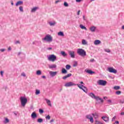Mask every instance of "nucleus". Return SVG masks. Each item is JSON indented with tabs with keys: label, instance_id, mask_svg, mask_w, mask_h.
<instances>
[{
	"label": "nucleus",
	"instance_id": "5",
	"mask_svg": "<svg viewBox=\"0 0 124 124\" xmlns=\"http://www.w3.org/2000/svg\"><path fill=\"white\" fill-rule=\"evenodd\" d=\"M20 99L22 106L25 107L28 102V99L25 97H20Z\"/></svg>",
	"mask_w": 124,
	"mask_h": 124
},
{
	"label": "nucleus",
	"instance_id": "22",
	"mask_svg": "<svg viewBox=\"0 0 124 124\" xmlns=\"http://www.w3.org/2000/svg\"><path fill=\"white\" fill-rule=\"evenodd\" d=\"M58 34L59 36H64V34H63V32L62 31H59Z\"/></svg>",
	"mask_w": 124,
	"mask_h": 124
},
{
	"label": "nucleus",
	"instance_id": "29",
	"mask_svg": "<svg viewBox=\"0 0 124 124\" xmlns=\"http://www.w3.org/2000/svg\"><path fill=\"white\" fill-rule=\"evenodd\" d=\"M4 124H7L9 123V119H8L7 118H6L4 121Z\"/></svg>",
	"mask_w": 124,
	"mask_h": 124
},
{
	"label": "nucleus",
	"instance_id": "57",
	"mask_svg": "<svg viewBox=\"0 0 124 124\" xmlns=\"http://www.w3.org/2000/svg\"><path fill=\"white\" fill-rule=\"evenodd\" d=\"M14 114L15 115V116H17V113L16 112H14Z\"/></svg>",
	"mask_w": 124,
	"mask_h": 124
},
{
	"label": "nucleus",
	"instance_id": "47",
	"mask_svg": "<svg viewBox=\"0 0 124 124\" xmlns=\"http://www.w3.org/2000/svg\"><path fill=\"white\" fill-rule=\"evenodd\" d=\"M0 52H4V51H5V49H4V48L0 49Z\"/></svg>",
	"mask_w": 124,
	"mask_h": 124
},
{
	"label": "nucleus",
	"instance_id": "33",
	"mask_svg": "<svg viewBox=\"0 0 124 124\" xmlns=\"http://www.w3.org/2000/svg\"><path fill=\"white\" fill-rule=\"evenodd\" d=\"M37 9V7H34L31 9V12H35L36 11V10Z\"/></svg>",
	"mask_w": 124,
	"mask_h": 124
},
{
	"label": "nucleus",
	"instance_id": "4",
	"mask_svg": "<svg viewBox=\"0 0 124 124\" xmlns=\"http://www.w3.org/2000/svg\"><path fill=\"white\" fill-rule=\"evenodd\" d=\"M43 41H47V42H52L53 41V38L51 35H46L45 38L42 39Z\"/></svg>",
	"mask_w": 124,
	"mask_h": 124
},
{
	"label": "nucleus",
	"instance_id": "26",
	"mask_svg": "<svg viewBox=\"0 0 124 124\" xmlns=\"http://www.w3.org/2000/svg\"><path fill=\"white\" fill-rule=\"evenodd\" d=\"M80 28H81V29H82V30H85V31H87V28H86V27L83 26V25H82V24L80 25Z\"/></svg>",
	"mask_w": 124,
	"mask_h": 124
},
{
	"label": "nucleus",
	"instance_id": "44",
	"mask_svg": "<svg viewBox=\"0 0 124 124\" xmlns=\"http://www.w3.org/2000/svg\"><path fill=\"white\" fill-rule=\"evenodd\" d=\"M0 74H1V76L2 77H3V71H1L0 72Z\"/></svg>",
	"mask_w": 124,
	"mask_h": 124
},
{
	"label": "nucleus",
	"instance_id": "24",
	"mask_svg": "<svg viewBox=\"0 0 124 124\" xmlns=\"http://www.w3.org/2000/svg\"><path fill=\"white\" fill-rule=\"evenodd\" d=\"M61 54L63 57H66V56H67V54L64 51H61Z\"/></svg>",
	"mask_w": 124,
	"mask_h": 124
},
{
	"label": "nucleus",
	"instance_id": "62",
	"mask_svg": "<svg viewBox=\"0 0 124 124\" xmlns=\"http://www.w3.org/2000/svg\"><path fill=\"white\" fill-rule=\"evenodd\" d=\"M11 4H12V5H14V3H13V2H11Z\"/></svg>",
	"mask_w": 124,
	"mask_h": 124
},
{
	"label": "nucleus",
	"instance_id": "10",
	"mask_svg": "<svg viewBox=\"0 0 124 124\" xmlns=\"http://www.w3.org/2000/svg\"><path fill=\"white\" fill-rule=\"evenodd\" d=\"M85 72H86V73H88V74L92 75V74H94V73H95V72L94 71H93L90 69H85Z\"/></svg>",
	"mask_w": 124,
	"mask_h": 124
},
{
	"label": "nucleus",
	"instance_id": "40",
	"mask_svg": "<svg viewBox=\"0 0 124 124\" xmlns=\"http://www.w3.org/2000/svg\"><path fill=\"white\" fill-rule=\"evenodd\" d=\"M119 102H120V103H121L122 104H124V99L120 100Z\"/></svg>",
	"mask_w": 124,
	"mask_h": 124
},
{
	"label": "nucleus",
	"instance_id": "64",
	"mask_svg": "<svg viewBox=\"0 0 124 124\" xmlns=\"http://www.w3.org/2000/svg\"><path fill=\"white\" fill-rule=\"evenodd\" d=\"M83 19L85 20V16H83Z\"/></svg>",
	"mask_w": 124,
	"mask_h": 124
},
{
	"label": "nucleus",
	"instance_id": "48",
	"mask_svg": "<svg viewBox=\"0 0 124 124\" xmlns=\"http://www.w3.org/2000/svg\"><path fill=\"white\" fill-rule=\"evenodd\" d=\"M21 76H23V77H26V74L24 73L21 74Z\"/></svg>",
	"mask_w": 124,
	"mask_h": 124
},
{
	"label": "nucleus",
	"instance_id": "55",
	"mask_svg": "<svg viewBox=\"0 0 124 124\" xmlns=\"http://www.w3.org/2000/svg\"><path fill=\"white\" fill-rule=\"evenodd\" d=\"M47 50H52V47L47 48Z\"/></svg>",
	"mask_w": 124,
	"mask_h": 124
},
{
	"label": "nucleus",
	"instance_id": "53",
	"mask_svg": "<svg viewBox=\"0 0 124 124\" xmlns=\"http://www.w3.org/2000/svg\"><path fill=\"white\" fill-rule=\"evenodd\" d=\"M80 83L81 84V85H85V84H84V82H83V81H81L80 82Z\"/></svg>",
	"mask_w": 124,
	"mask_h": 124
},
{
	"label": "nucleus",
	"instance_id": "42",
	"mask_svg": "<svg viewBox=\"0 0 124 124\" xmlns=\"http://www.w3.org/2000/svg\"><path fill=\"white\" fill-rule=\"evenodd\" d=\"M64 5L66 7H67V6H68V3H67V2H64Z\"/></svg>",
	"mask_w": 124,
	"mask_h": 124
},
{
	"label": "nucleus",
	"instance_id": "17",
	"mask_svg": "<svg viewBox=\"0 0 124 124\" xmlns=\"http://www.w3.org/2000/svg\"><path fill=\"white\" fill-rule=\"evenodd\" d=\"M45 100L47 104H48V106H50V107L52 106V104H51V101L50 100L46 99Z\"/></svg>",
	"mask_w": 124,
	"mask_h": 124
},
{
	"label": "nucleus",
	"instance_id": "49",
	"mask_svg": "<svg viewBox=\"0 0 124 124\" xmlns=\"http://www.w3.org/2000/svg\"><path fill=\"white\" fill-rule=\"evenodd\" d=\"M94 62V59H93L90 60V62Z\"/></svg>",
	"mask_w": 124,
	"mask_h": 124
},
{
	"label": "nucleus",
	"instance_id": "56",
	"mask_svg": "<svg viewBox=\"0 0 124 124\" xmlns=\"http://www.w3.org/2000/svg\"><path fill=\"white\" fill-rule=\"evenodd\" d=\"M42 78H46V77L45 76H42Z\"/></svg>",
	"mask_w": 124,
	"mask_h": 124
},
{
	"label": "nucleus",
	"instance_id": "32",
	"mask_svg": "<svg viewBox=\"0 0 124 124\" xmlns=\"http://www.w3.org/2000/svg\"><path fill=\"white\" fill-rule=\"evenodd\" d=\"M40 93V90H36L35 91V94H39Z\"/></svg>",
	"mask_w": 124,
	"mask_h": 124
},
{
	"label": "nucleus",
	"instance_id": "31",
	"mask_svg": "<svg viewBox=\"0 0 124 124\" xmlns=\"http://www.w3.org/2000/svg\"><path fill=\"white\" fill-rule=\"evenodd\" d=\"M42 72L40 70H38L36 71V75H41Z\"/></svg>",
	"mask_w": 124,
	"mask_h": 124
},
{
	"label": "nucleus",
	"instance_id": "7",
	"mask_svg": "<svg viewBox=\"0 0 124 124\" xmlns=\"http://www.w3.org/2000/svg\"><path fill=\"white\" fill-rule=\"evenodd\" d=\"M98 84L100 86H105L107 84V81L100 79L98 81Z\"/></svg>",
	"mask_w": 124,
	"mask_h": 124
},
{
	"label": "nucleus",
	"instance_id": "52",
	"mask_svg": "<svg viewBox=\"0 0 124 124\" xmlns=\"http://www.w3.org/2000/svg\"><path fill=\"white\" fill-rule=\"evenodd\" d=\"M53 122H54V119H51V120L50 121V123H53Z\"/></svg>",
	"mask_w": 124,
	"mask_h": 124
},
{
	"label": "nucleus",
	"instance_id": "16",
	"mask_svg": "<svg viewBox=\"0 0 124 124\" xmlns=\"http://www.w3.org/2000/svg\"><path fill=\"white\" fill-rule=\"evenodd\" d=\"M22 4H23V1H21V0L17 1L16 3V6H18V5H22Z\"/></svg>",
	"mask_w": 124,
	"mask_h": 124
},
{
	"label": "nucleus",
	"instance_id": "51",
	"mask_svg": "<svg viewBox=\"0 0 124 124\" xmlns=\"http://www.w3.org/2000/svg\"><path fill=\"white\" fill-rule=\"evenodd\" d=\"M10 50H11V47L10 46L8 48V51H10Z\"/></svg>",
	"mask_w": 124,
	"mask_h": 124
},
{
	"label": "nucleus",
	"instance_id": "13",
	"mask_svg": "<svg viewBox=\"0 0 124 124\" xmlns=\"http://www.w3.org/2000/svg\"><path fill=\"white\" fill-rule=\"evenodd\" d=\"M31 117L32 119H35V118H37V115H36L35 112H33L31 114Z\"/></svg>",
	"mask_w": 124,
	"mask_h": 124
},
{
	"label": "nucleus",
	"instance_id": "43",
	"mask_svg": "<svg viewBox=\"0 0 124 124\" xmlns=\"http://www.w3.org/2000/svg\"><path fill=\"white\" fill-rule=\"evenodd\" d=\"M95 124H103V123H101L100 121H96Z\"/></svg>",
	"mask_w": 124,
	"mask_h": 124
},
{
	"label": "nucleus",
	"instance_id": "15",
	"mask_svg": "<svg viewBox=\"0 0 124 124\" xmlns=\"http://www.w3.org/2000/svg\"><path fill=\"white\" fill-rule=\"evenodd\" d=\"M101 43V41L99 40H95L94 42V44L95 45H98Z\"/></svg>",
	"mask_w": 124,
	"mask_h": 124
},
{
	"label": "nucleus",
	"instance_id": "6",
	"mask_svg": "<svg viewBox=\"0 0 124 124\" xmlns=\"http://www.w3.org/2000/svg\"><path fill=\"white\" fill-rule=\"evenodd\" d=\"M48 59L49 61H50V62H55V61L57 60V56H56L54 54H52L51 55H50L48 57Z\"/></svg>",
	"mask_w": 124,
	"mask_h": 124
},
{
	"label": "nucleus",
	"instance_id": "45",
	"mask_svg": "<svg viewBox=\"0 0 124 124\" xmlns=\"http://www.w3.org/2000/svg\"><path fill=\"white\" fill-rule=\"evenodd\" d=\"M115 119H116V116H114V117L112 118V120H111L112 122H114V121H115Z\"/></svg>",
	"mask_w": 124,
	"mask_h": 124
},
{
	"label": "nucleus",
	"instance_id": "8",
	"mask_svg": "<svg viewBox=\"0 0 124 124\" xmlns=\"http://www.w3.org/2000/svg\"><path fill=\"white\" fill-rule=\"evenodd\" d=\"M108 71H109L110 73H117V70L114 69L113 67L108 68Z\"/></svg>",
	"mask_w": 124,
	"mask_h": 124
},
{
	"label": "nucleus",
	"instance_id": "1",
	"mask_svg": "<svg viewBox=\"0 0 124 124\" xmlns=\"http://www.w3.org/2000/svg\"><path fill=\"white\" fill-rule=\"evenodd\" d=\"M78 86V87H79V88L80 90H82L83 91L84 93H86L88 92V89H87V87L84 86V85H81V84H76L72 82H69L68 83H65V87H71L72 86Z\"/></svg>",
	"mask_w": 124,
	"mask_h": 124
},
{
	"label": "nucleus",
	"instance_id": "28",
	"mask_svg": "<svg viewBox=\"0 0 124 124\" xmlns=\"http://www.w3.org/2000/svg\"><path fill=\"white\" fill-rule=\"evenodd\" d=\"M42 122H43V119H42V118H39L37 120V122L39 123L40 124H41V123H42Z\"/></svg>",
	"mask_w": 124,
	"mask_h": 124
},
{
	"label": "nucleus",
	"instance_id": "61",
	"mask_svg": "<svg viewBox=\"0 0 124 124\" xmlns=\"http://www.w3.org/2000/svg\"><path fill=\"white\" fill-rule=\"evenodd\" d=\"M104 99H107V97H104Z\"/></svg>",
	"mask_w": 124,
	"mask_h": 124
},
{
	"label": "nucleus",
	"instance_id": "46",
	"mask_svg": "<svg viewBox=\"0 0 124 124\" xmlns=\"http://www.w3.org/2000/svg\"><path fill=\"white\" fill-rule=\"evenodd\" d=\"M15 44H20V41H16L15 42Z\"/></svg>",
	"mask_w": 124,
	"mask_h": 124
},
{
	"label": "nucleus",
	"instance_id": "38",
	"mask_svg": "<svg viewBox=\"0 0 124 124\" xmlns=\"http://www.w3.org/2000/svg\"><path fill=\"white\" fill-rule=\"evenodd\" d=\"M39 112L40 114H43V113H44V110L42 109H39Z\"/></svg>",
	"mask_w": 124,
	"mask_h": 124
},
{
	"label": "nucleus",
	"instance_id": "37",
	"mask_svg": "<svg viewBox=\"0 0 124 124\" xmlns=\"http://www.w3.org/2000/svg\"><path fill=\"white\" fill-rule=\"evenodd\" d=\"M19 10H20V11H21V12H24V10L23 9V6H20L19 7Z\"/></svg>",
	"mask_w": 124,
	"mask_h": 124
},
{
	"label": "nucleus",
	"instance_id": "23",
	"mask_svg": "<svg viewBox=\"0 0 124 124\" xmlns=\"http://www.w3.org/2000/svg\"><path fill=\"white\" fill-rule=\"evenodd\" d=\"M62 73L63 74H65L67 73V71L65 69L62 68Z\"/></svg>",
	"mask_w": 124,
	"mask_h": 124
},
{
	"label": "nucleus",
	"instance_id": "9",
	"mask_svg": "<svg viewBox=\"0 0 124 124\" xmlns=\"http://www.w3.org/2000/svg\"><path fill=\"white\" fill-rule=\"evenodd\" d=\"M69 55L70 56L71 58L74 59L75 58V51H69L68 52Z\"/></svg>",
	"mask_w": 124,
	"mask_h": 124
},
{
	"label": "nucleus",
	"instance_id": "21",
	"mask_svg": "<svg viewBox=\"0 0 124 124\" xmlns=\"http://www.w3.org/2000/svg\"><path fill=\"white\" fill-rule=\"evenodd\" d=\"M49 24L51 27H53V26H55V25H56V22H55V21L49 22Z\"/></svg>",
	"mask_w": 124,
	"mask_h": 124
},
{
	"label": "nucleus",
	"instance_id": "27",
	"mask_svg": "<svg viewBox=\"0 0 124 124\" xmlns=\"http://www.w3.org/2000/svg\"><path fill=\"white\" fill-rule=\"evenodd\" d=\"M70 68H71V66H70V65L67 64L66 65V69H67V70H69Z\"/></svg>",
	"mask_w": 124,
	"mask_h": 124
},
{
	"label": "nucleus",
	"instance_id": "14",
	"mask_svg": "<svg viewBox=\"0 0 124 124\" xmlns=\"http://www.w3.org/2000/svg\"><path fill=\"white\" fill-rule=\"evenodd\" d=\"M95 30H96V27L95 26H92L90 28V30L92 32H94V31H95Z\"/></svg>",
	"mask_w": 124,
	"mask_h": 124
},
{
	"label": "nucleus",
	"instance_id": "20",
	"mask_svg": "<svg viewBox=\"0 0 124 124\" xmlns=\"http://www.w3.org/2000/svg\"><path fill=\"white\" fill-rule=\"evenodd\" d=\"M92 115L95 119H97V118H98V114H97L96 112L95 113H92Z\"/></svg>",
	"mask_w": 124,
	"mask_h": 124
},
{
	"label": "nucleus",
	"instance_id": "50",
	"mask_svg": "<svg viewBox=\"0 0 124 124\" xmlns=\"http://www.w3.org/2000/svg\"><path fill=\"white\" fill-rule=\"evenodd\" d=\"M80 11L78 10V13H77V15H78V16L80 15Z\"/></svg>",
	"mask_w": 124,
	"mask_h": 124
},
{
	"label": "nucleus",
	"instance_id": "3",
	"mask_svg": "<svg viewBox=\"0 0 124 124\" xmlns=\"http://www.w3.org/2000/svg\"><path fill=\"white\" fill-rule=\"evenodd\" d=\"M89 95L92 97V98H93L94 99H96L97 101H98V100L100 101V102L102 103H103V99L99 98L98 96H96L93 93H91L89 94Z\"/></svg>",
	"mask_w": 124,
	"mask_h": 124
},
{
	"label": "nucleus",
	"instance_id": "19",
	"mask_svg": "<svg viewBox=\"0 0 124 124\" xmlns=\"http://www.w3.org/2000/svg\"><path fill=\"white\" fill-rule=\"evenodd\" d=\"M56 67H57V65L56 64H52L49 65V68H50V69H52L53 68H56Z\"/></svg>",
	"mask_w": 124,
	"mask_h": 124
},
{
	"label": "nucleus",
	"instance_id": "25",
	"mask_svg": "<svg viewBox=\"0 0 124 124\" xmlns=\"http://www.w3.org/2000/svg\"><path fill=\"white\" fill-rule=\"evenodd\" d=\"M120 88L119 86H115L113 87V89L116 90V91H118V90H120Z\"/></svg>",
	"mask_w": 124,
	"mask_h": 124
},
{
	"label": "nucleus",
	"instance_id": "60",
	"mask_svg": "<svg viewBox=\"0 0 124 124\" xmlns=\"http://www.w3.org/2000/svg\"><path fill=\"white\" fill-rule=\"evenodd\" d=\"M122 30H124V25H123V26L122 27Z\"/></svg>",
	"mask_w": 124,
	"mask_h": 124
},
{
	"label": "nucleus",
	"instance_id": "30",
	"mask_svg": "<svg viewBox=\"0 0 124 124\" xmlns=\"http://www.w3.org/2000/svg\"><path fill=\"white\" fill-rule=\"evenodd\" d=\"M105 52H106L107 53H110L111 52V50L109 48H107L104 49Z\"/></svg>",
	"mask_w": 124,
	"mask_h": 124
},
{
	"label": "nucleus",
	"instance_id": "54",
	"mask_svg": "<svg viewBox=\"0 0 124 124\" xmlns=\"http://www.w3.org/2000/svg\"><path fill=\"white\" fill-rule=\"evenodd\" d=\"M108 102H109V103H111V102H112V101H111V100H108Z\"/></svg>",
	"mask_w": 124,
	"mask_h": 124
},
{
	"label": "nucleus",
	"instance_id": "58",
	"mask_svg": "<svg viewBox=\"0 0 124 124\" xmlns=\"http://www.w3.org/2000/svg\"><path fill=\"white\" fill-rule=\"evenodd\" d=\"M115 124H119V121H116L115 123Z\"/></svg>",
	"mask_w": 124,
	"mask_h": 124
},
{
	"label": "nucleus",
	"instance_id": "34",
	"mask_svg": "<svg viewBox=\"0 0 124 124\" xmlns=\"http://www.w3.org/2000/svg\"><path fill=\"white\" fill-rule=\"evenodd\" d=\"M93 116L91 115V114H89L88 115H86V118H87L88 120H90L91 118H92Z\"/></svg>",
	"mask_w": 124,
	"mask_h": 124
},
{
	"label": "nucleus",
	"instance_id": "36",
	"mask_svg": "<svg viewBox=\"0 0 124 124\" xmlns=\"http://www.w3.org/2000/svg\"><path fill=\"white\" fill-rule=\"evenodd\" d=\"M116 94H117V95H119V94H121L122 93V92L120 91H116L115 93Z\"/></svg>",
	"mask_w": 124,
	"mask_h": 124
},
{
	"label": "nucleus",
	"instance_id": "41",
	"mask_svg": "<svg viewBox=\"0 0 124 124\" xmlns=\"http://www.w3.org/2000/svg\"><path fill=\"white\" fill-rule=\"evenodd\" d=\"M91 123H93V118L92 117L90 119Z\"/></svg>",
	"mask_w": 124,
	"mask_h": 124
},
{
	"label": "nucleus",
	"instance_id": "35",
	"mask_svg": "<svg viewBox=\"0 0 124 124\" xmlns=\"http://www.w3.org/2000/svg\"><path fill=\"white\" fill-rule=\"evenodd\" d=\"M82 44H83V45H86L87 44V41H86L85 40H82Z\"/></svg>",
	"mask_w": 124,
	"mask_h": 124
},
{
	"label": "nucleus",
	"instance_id": "18",
	"mask_svg": "<svg viewBox=\"0 0 124 124\" xmlns=\"http://www.w3.org/2000/svg\"><path fill=\"white\" fill-rule=\"evenodd\" d=\"M72 76V74H68L67 75L63 77L62 78V79H63L64 80H65V79H66V78H68V77H70L71 76Z\"/></svg>",
	"mask_w": 124,
	"mask_h": 124
},
{
	"label": "nucleus",
	"instance_id": "2",
	"mask_svg": "<svg viewBox=\"0 0 124 124\" xmlns=\"http://www.w3.org/2000/svg\"><path fill=\"white\" fill-rule=\"evenodd\" d=\"M77 54L81 57H85L87 56V53L86 51L82 48H78L77 49Z\"/></svg>",
	"mask_w": 124,
	"mask_h": 124
},
{
	"label": "nucleus",
	"instance_id": "63",
	"mask_svg": "<svg viewBox=\"0 0 124 124\" xmlns=\"http://www.w3.org/2000/svg\"><path fill=\"white\" fill-rule=\"evenodd\" d=\"M20 55H21V52H19V53H18V56H20Z\"/></svg>",
	"mask_w": 124,
	"mask_h": 124
},
{
	"label": "nucleus",
	"instance_id": "12",
	"mask_svg": "<svg viewBox=\"0 0 124 124\" xmlns=\"http://www.w3.org/2000/svg\"><path fill=\"white\" fill-rule=\"evenodd\" d=\"M102 120H103V121H104L105 122L108 123V122H109V117H107V116H103L102 117Z\"/></svg>",
	"mask_w": 124,
	"mask_h": 124
},
{
	"label": "nucleus",
	"instance_id": "39",
	"mask_svg": "<svg viewBox=\"0 0 124 124\" xmlns=\"http://www.w3.org/2000/svg\"><path fill=\"white\" fill-rule=\"evenodd\" d=\"M46 120H50L51 119V116L50 115H47L46 117Z\"/></svg>",
	"mask_w": 124,
	"mask_h": 124
},
{
	"label": "nucleus",
	"instance_id": "11",
	"mask_svg": "<svg viewBox=\"0 0 124 124\" xmlns=\"http://www.w3.org/2000/svg\"><path fill=\"white\" fill-rule=\"evenodd\" d=\"M57 73H58L57 72H53V71L49 72V74L51 77H54V76H56V75H57Z\"/></svg>",
	"mask_w": 124,
	"mask_h": 124
},
{
	"label": "nucleus",
	"instance_id": "59",
	"mask_svg": "<svg viewBox=\"0 0 124 124\" xmlns=\"http://www.w3.org/2000/svg\"><path fill=\"white\" fill-rule=\"evenodd\" d=\"M121 115H124V112H121Z\"/></svg>",
	"mask_w": 124,
	"mask_h": 124
}]
</instances>
